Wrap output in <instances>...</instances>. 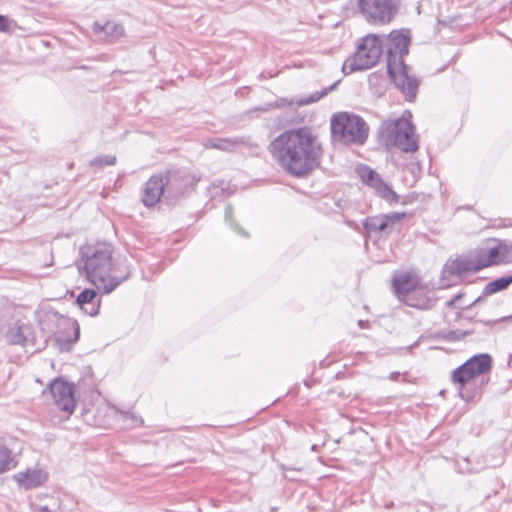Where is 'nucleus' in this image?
<instances>
[{
    "label": "nucleus",
    "mask_w": 512,
    "mask_h": 512,
    "mask_svg": "<svg viewBox=\"0 0 512 512\" xmlns=\"http://www.w3.org/2000/svg\"><path fill=\"white\" fill-rule=\"evenodd\" d=\"M72 330H73V333H74V336L73 338H69V339H63L62 337L58 336L56 338V341L59 343V345L61 346V348H63L64 346H67L70 347L71 345H73L75 342L78 341L79 339V335H80V330H79V325L76 323V322H73L72 323Z\"/></svg>",
    "instance_id": "27"
},
{
    "label": "nucleus",
    "mask_w": 512,
    "mask_h": 512,
    "mask_svg": "<svg viewBox=\"0 0 512 512\" xmlns=\"http://www.w3.org/2000/svg\"><path fill=\"white\" fill-rule=\"evenodd\" d=\"M39 512H52L48 506H40Z\"/></svg>",
    "instance_id": "37"
},
{
    "label": "nucleus",
    "mask_w": 512,
    "mask_h": 512,
    "mask_svg": "<svg viewBox=\"0 0 512 512\" xmlns=\"http://www.w3.org/2000/svg\"><path fill=\"white\" fill-rule=\"evenodd\" d=\"M92 31L101 42L108 44L117 42L124 35V27L114 21H106L104 24L94 22Z\"/></svg>",
    "instance_id": "14"
},
{
    "label": "nucleus",
    "mask_w": 512,
    "mask_h": 512,
    "mask_svg": "<svg viewBox=\"0 0 512 512\" xmlns=\"http://www.w3.org/2000/svg\"><path fill=\"white\" fill-rule=\"evenodd\" d=\"M358 326H359L360 328H367V327H368V321L359 320V321H358Z\"/></svg>",
    "instance_id": "35"
},
{
    "label": "nucleus",
    "mask_w": 512,
    "mask_h": 512,
    "mask_svg": "<svg viewBox=\"0 0 512 512\" xmlns=\"http://www.w3.org/2000/svg\"><path fill=\"white\" fill-rule=\"evenodd\" d=\"M382 53V39L375 34L367 35L361 39L353 56L343 63L342 71L348 75L370 69L378 63Z\"/></svg>",
    "instance_id": "7"
},
{
    "label": "nucleus",
    "mask_w": 512,
    "mask_h": 512,
    "mask_svg": "<svg viewBox=\"0 0 512 512\" xmlns=\"http://www.w3.org/2000/svg\"><path fill=\"white\" fill-rule=\"evenodd\" d=\"M77 268L80 275L103 294L114 291L130 277L131 270L126 259L115 257L114 246L106 241L86 243L79 249Z\"/></svg>",
    "instance_id": "2"
},
{
    "label": "nucleus",
    "mask_w": 512,
    "mask_h": 512,
    "mask_svg": "<svg viewBox=\"0 0 512 512\" xmlns=\"http://www.w3.org/2000/svg\"><path fill=\"white\" fill-rule=\"evenodd\" d=\"M401 0H358L360 14L367 23L386 25L393 21L399 12Z\"/></svg>",
    "instance_id": "8"
},
{
    "label": "nucleus",
    "mask_w": 512,
    "mask_h": 512,
    "mask_svg": "<svg viewBox=\"0 0 512 512\" xmlns=\"http://www.w3.org/2000/svg\"><path fill=\"white\" fill-rule=\"evenodd\" d=\"M512 283V275H506L502 276L500 278H497L485 285V287L482 290L481 295L473 302V304H476L480 302L482 299L497 293L499 291L505 290L508 288V286Z\"/></svg>",
    "instance_id": "22"
},
{
    "label": "nucleus",
    "mask_w": 512,
    "mask_h": 512,
    "mask_svg": "<svg viewBox=\"0 0 512 512\" xmlns=\"http://www.w3.org/2000/svg\"><path fill=\"white\" fill-rule=\"evenodd\" d=\"M462 296H463V294H462V293H459V294L455 295L453 298H451V299L447 302V306H448V307H453V306H455V304L457 303V301H458L459 299H461V298H462Z\"/></svg>",
    "instance_id": "32"
},
{
    "label": "nucleus",
    "mask_w": 512,
    "mask_h": 512,
    "mask_svg": "<svg viewBox=\"0 0 512 512\" xmlns=\"http://www.w3.org/2000/svg\"><path fill=\"white\" fill-rule=\"evenodd\" d=\"M32 327L29 324L15 322L5 332V338L12 345L25 346L32 341Z\"/></svg>",
    "instance_id": "18"
},
{
    "label": "nucleus",
    "mask_w": 512,
    "mask_h": 512,
    "mask_svg": "<svg viewBox=\"0 0 512 512\" xmlns=\"http://www.w3.org/2000/svg\"><path fill=\"white\" fill-rule=\"evenodd\" d=\"M401 302L405 305L416 308L419 310H429L435 305V298L432 293L426 289L423 283L418 288L413 290V293L409 294Z\"/></svg>",
    "instance_id": "15"
},
{
    "label": "nucleus",
    "mask_w": 512,
    "mask_h": 512,
    "mask_svg": "<svg viewBox=\"0 0 512 512\" xmlns=\"http://www.w3.org/2000/svg\"><path fill=\"white\" fill-rule=\"evenodd\" d=\"M122 416L125 420H128L130 421V423L128 424L129 427H138V426H141L143 424V420L138 417L137 415H135L134 413L130 412V411H127V412H123L122 413Z\"/></svg>",
    "instance_id": "29"
},
{
    "label": "nucleus",
    "mask_w": 512,
    "mask_h": 512,
    "mask_svg": "<svg viewBox=\"0 0 512 512\" xmlns=\"http://www.w3.org/2000/svg\"><path fill=\"white\" fill-rule=\"evenodd\" d=\"M280 468H281V470H282L283 472H287V471H295V470H296V469H294V468L286 467V466H285V465H283V464H281Z\"/></svg>",
    "instance_id": "36"
},
{
    "label": "nucleus",
    "mask_w": 512,
    "mask_h": 512,
    "mask_svg": "<svg viewBox=\"0 0 512 512\" xmlns=\"http://www.w3.org/2000/svg\"><path fill=\"white\" fill-rule=\"evenodd\" d=\"M15 465L11 450L0 443V474L14 468Z\"/></svg>",
    "instance_id": "23"
},
{
    "label": "nucleus",
    "mask_w": 512,
    "mask_h": 512,
    "mask_svg": "<svg viewBox=\"0 0 512 512\" xmlns=\"http://www.w3.org/2000/svg\"><path fill=\"white\" fill-rule=\"evenodd\" d=\"M378 137L387 150L398 149L404 153H413L419 149L415 127L403 117L383 121L378 129Z\"/></svg>",
    "instance_id": "5"
},
{
    "label": "nucleus",
    "mask_w": 512,
    "mask_h": 512,
    "mask_svg": "<svg viewBox=\"0 0 512 512\" xmlns=\"http://www.w3.org/2000/svg\"><path fill=\"white\" fill-rule=\"evenodd\" d=\"M493 359L488 353H479L467 359L451 373V381L458 385L459 397L471 402L478 399L482 388L488 384Z\"/></svg>",
    "instance_id": "4"
},
{
    "label": "nucleus",
    "mask_w": 512,
    "mask_h": 512,
    "mask_svg": "<svg viewBox=\"0 0 512 512\" xmlns=\"http://www.w3.org/2000/svg\"><path fill=\"white\" fill-rule=\"evenodd\" d=\"M180 171H166L152 175L144 184L142 202L146 207H153L156 205L164 193V188L179 191L181 186L178 185V180L182 178Z\"/></svg>",
    "instance_id": "9"
},
{
    "label": "nucleus",
    "mask_w": 512,
    "mask_h": 512,
    "mask_svg": "<svg viewBox=\"0 0 512 512\" xmlns=\"http://www.w3.org/2000/svg\"><path fill=\"white\" fill-rule=\"evenodd\" d=\"M470 335L469 331H462V330H450L445 335V338L449 341H459L465 338L466 336Z\"/></svg>",
    "instance_id": "30"
},
{
    "label": "nucleus",
    "mask_w": 512,
    "mask_h": 512,
    "mask_svg": "<svg viewBox=\"0 0 512 512\" xmlns=\"http://www.w3.org/2000/svg\"><path fill=\"white\" fill-rule=\"evenodd\" d=\"M9 27L8 17L0 14V32H7Z\"/></svg>",
    "instance_id": "31"
},
{
    "label": "nucleus",
    "mask_w": 512,
    "mask_h": 512,
    "mask_svg": "<svg viewBox=\"0 0 512 512\" xmlns=\"http://www.w3.org/2000/svg\"><path fill=\"white\" fill-rule=\"evenodd\" d=\"M116 163L114 155H100L90 161V166L103 168L105 166H112Z\"/></svg>",
    "instance_id": "26"
},
{
    "label": "nucleus",
    "mask_w": 512,
    "mask_h": 512,
    "mask_svg": "<svg viewBox=\"0 0 512 512\" xmlns=\"http://www.w3.org/2000/svg\"><path fill=\"white\" fill-rule=\"evenodd\" d=\"M56 406L65 412L72 413L75 408L74 387L72 384L57 378L49 385Z\"/></svg>",
    "instance_id": "13"
},
{
    "label": "nucleus",
    "mask_w": 512,
    "mask_h": 512,
    "mask_svg": "<svg viewBox=\"0 0 512 512\" xmlns=\"http://www.w3.org/2000/svg\"><path fill=\"white\" fill-rule=\"evenodd\" d=\"M483 269L478 250H474L469 254L459 256L453 260H448L444 267L442 274L462 276L470 272H478Z\"/></svg>",
    "instance_id": "10"
},
{
    "label": "nucleus",
    "mask_w": 512,
    "mask_h": 512,
    "mask_svg": "<svg viewBox=\"0 0 512 512\" xmlns=\"http://www.w3.org/2000/svg\"><path fill=\"white\" fill-rule=\"evenodd\" d=\"M378 223H379V215L369 216L363 220V222H362L363 228H364L365 232L370 237H373V236L379 237Z\"/></svg>",
    "instance_id": "25"
},
{
    "label": "nucleus",
    "mask_w": 512,
    "mask_h": 512,
    "mask_svg": "<svg viewBox=\"0 0 512 512\" xmlns=\"http://www.w3.org/2000/svg\"><path fill=\"white\" fill-rule=\"evenodd\" d=\"M203 145L207 149H217L224 152H237L248 145V139L244 137H215L207 139Z\"/></svg>",
    "instance_id": "17"
},
{
    "label": "nucleus",
    "mask_w": 512,
    "mask_h": 512,
    "mask_svg": "<svg viewBox=\"0 0 512 512\" xmlns=\"http://www.w3.org/2000/svg\"><path fill=\"white\" fill-rule=\"evenodd\" d=\"M331 136L343 145H362L368 138L369 127L364 119L347 112L334 114L330 122Z\"/></svg>",
    "instance_id": "6"
},
{
    "label": "nucleus",
    "mask_w": 512,
    "mask_h": 512,
    "mask_svg": "<svg viewBox=\"0 0 512 512\" xmlns=\"http://www.w3.org/2000/svg\"><path fill=\"white\" fill-rule=\"evenodd\" d=\"M405 217L406 213L403 212L379 214V236L392 234Z\"/></svg>",
    "instance_id": "21"
},
{
    "label": "nucleus",
    "mask_w": 512,
    "mask_h": 512,
    "mask_svg": "<svg viewBox=\"0 0 512 512\" xmlns=\"http://www.w3.org/2000/svg\"><path fill=\"white\" fill-rule=\"evenodd\" d=\"M337 85H338V82H335L332 85H330L329 87L321 90L320 92H314L311 95H309L308 97L299 99L296 103L298 106H304V105H309L311 103L317 102L322 97L326 96L330 91L334 90Z\"/></svg>",
    "instance_id": "24"
},
{
    "label": "nucleus",
    "mask_w": 512,
    "mask_h": 512,
    "mask_svg": "<svg viewBox=\"0 0 512 512\" xmlns=\"http://www.w3.org/2000/svg\"><path fill=\"white\" fill-rule=\"evenodd\" d=\"M512 318V315L508 317V319Z\"/></svg>",
    "instance_id": "41"
},
{
    "label": "nucleus",
    "mask_w": 512,
    "mask_h": 512,
    "mask_svg": "<svg viewBox=\"0 0 512 512\" xmlns=\"http://www.w3.org/2000/svg\"><path fill=\"white\" fill-rule=\"evenodd\" d=\"M276 510H277V508H276V507H272V508H271V511H272V512H274V511H276Z\"/></svg>",
    "instance_id": "40"
},
{
    "label": "nucleus",
    "mask_w": 512,
    "mask_h": 512,
    "mask_svg": "<svg viewBox=\"0 0 512 512\" xmlns=\"http://www.w3.org/2000/svg\"><path fill=\"white\" fill-rule=\"evenodd\" d=\"M311 449H312L313 451H316V450H317V445H315V444H314V445H312Z\"/></svg>",
    "instance_id": "38"
},
{
    "label": "nucleus",
    "mask_w": 512,
    "mask_h": 512,
    "mask_svg": "<svg viewBox=\"0 0 512 512\" xmlns=\"http://www.w3.org/2000/svg\"><path fill=\"white\" fill-rule=\"evenodd\" d=\"M283 103H286L285 99H281V102H276L275 104H268L266 108L260 109L261 111H267L272 107H280L283 105Z\"/></svg>",
    "instance_id": "33"
},
{
    "label": "nucleus",
    "mask_w": 512,
    "mask_h": 512,
    "mask_svg": "<svg viewBox=\"0 0 512 512\" xmlns=\"http://www.w3.org/2000/svg\"><path fill=\"white\" fill-rule=\"evenodd\" d=\"M410 37L402 31L390 32L386 40L387 72L395 86L403 93L407 101L416 98L419 80L409 73L403 57L409 52Z\"/></svg>",
    "instance_id": "3"
},
{
    "label": "nucleus",
    "mask_w": 512,
    "mask_h": 512,
    "mask_svg": "<svg viewBox=\"0 0 512 512\" xmlns=\"http://www.w3.org/2000/svg\"><path fill=\"white\" fill-rule=\"evenodd\" d=\"M47 477V473L41 469L27 470L13 475L17 484L26 490L41 486L47 480Z\"/></svg>",
    "instance_id": "19"
},
{
    "label": "nucleus",
    "mask_w": 512,
    "mask_h": 512,
    "mask_svg": "<svg viewBox=\"0 0 512 512\" xmlns=\"http://www.w3.org/2000/svg\"><path fill=\"white\" fill-rule=\"evenodd\" d=\"M233 216V207L228 204L225 208V221L230 223L231 228L236 231L238 234L247 237L248 234L242 228H240L236 223H234L231 218Z\"/></svg>",
    "instance_id": "28"
},
{
    "label": "nucleus",
    "mask_w": 512,
    "mask_h": 512,
    "mask_svg": "<svg viewBox=\"0 0 512 512\" xmlns=\"http://www.w3.org/2000/svg\"><path fill=\"white\" fill-rule=\"evenodd\" d=\"M462 471L470 472L471 470H470L469 468H464V469H462V470H461V472H462Z\"/></svg>",
    "instance_id": "39"
},
{
    "label": "nucleus",
    "mask_w": 512,
    "mask_h": 512,
    "mask_svg": "<svg viewBox=\"0 0 512 512\" xmlns=\"http://www.w3.org/2000/svg\"><path fill=\"white\" fill-rule=\"evenodd\" d=\"M478 253L483 268L508 262L511 256L510 249L505 245L494 246L490 249H479Z\"/></svg>",
    "instance_id": "16"
},
{
    "label": "nucleus",
    "mask_w": 512,
    "mask_h": 512,
    "mask_svg": "<svg viewBox=\"0 0 512 512\" xmlns=\"http://www.w3.org/2000/svg\"><path fill=\"white\" fill-rule=\"evenodd\" d=\"M76 304L89 316H96L100 309V300L94 289H84L76 298Z\"/></svg>",
    "instance_id": "20"
},
{
    "label": "nucleus",
    "mask_w": 512,
    "mask_h": 512,
    "mask_svg": "<svg viewBox=\"0 0 512 512\" xmlns=\"http://www.w3.org/2000/svg\"><path fill=\"white\" fill-rule=\"evenodd\" d=\"M363 183L373 188L377 194L389 203H398L399 197L391 187L383 181L380 175L370 167L363 165L358 169Z\"/></svg>",
    "instance_id": "11"
},
{
    "label": "nucleus",
    "mask_w": 512,
    "mask_h": 512,
    "mask_svg": "<svg viewBox=\"0 0 512 512\" xmlns=\"http://www.w3.org/2000/svg\"><path fill=\"white\" fill-rule=\"evenodd\" d=\"M268 150L277 165L296 178L310 175L323 156L320 141L307 127L284 131L271 141Z\"/></svg>",
    "instance_id": "1"
},
{
    "label": "nucleus",
    "mask_w": 512,
    "mask_h": 512,
    "mask_svg": "<svg viewBox=\"0 0 512 512\" xmlns=\"http://www.w3.org/2000/svg\"><path fill=\"white\" fill-rule=\"evenodd\" d=\"M421 283V277L414 271H396L392 277V291L401 302L415 288L421 286Z\"/></svg>",
    "instance_id": "12"
},
{
    "label": "nucleus",
    "mask_w": 512,
    "mask_h": 512,
    "mask_svg": "<svg viewBox=\"0 0 512 512\" xmlns=\"http://www.w3.org/2000/svg\"><path fill=\"white\" fill-rule=\"evenodd\" d=\"M399 376H400V373H399V372H392V373L390 374L389 378H390V380L395 381V380H397V379L399 378Z\"/></svg>",
    "instance_id": "34"
}]
</instances>
